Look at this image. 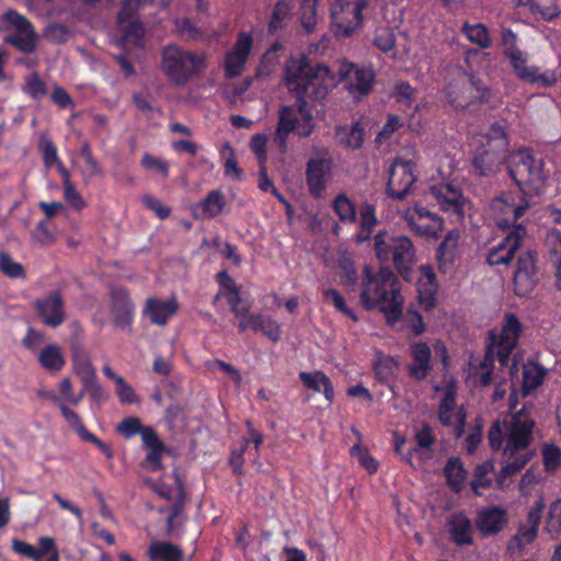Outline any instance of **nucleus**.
I'll use <instances>...</instances> for the list:
<instances>
[{"mask_svg":"<svg viewBox=\"0 0 561 561\" xmlns=\"http://www.w3.org/2000/svg\"><path fill=\"white\" fill-rule=\"evenodd\" d=\"M60 411L68 425L77 432L80 438H82L89 432L83 425V422L78 413L66 407L64 403H60Z\"/></svg>","mask_w":561,"mask_h":561,"instance_id":"nucleus-54","label":"nucleus"},{"mask_svg":"<svg viewBox=\"0 0 561 561\" xmlns=\"http://www.w3.org/2000/svg\"><path fill=\"white\" fill-rule=\"evenodd\" d=\"M299 379L304 383L305 387L314 391V392H323L324 398L329 403H331L334 399V390L333 385L330 378L322 373L321 370H316L312 373L301 371L299 374Z\"/></svg>","mask_w":561,"mask_h":561,"instance_id":"nucleus-32","label":"nucleus"},{"mask_svg":"<svg viewBox=\"0 0 561 561\" xmlns=\"http://www.w3.org/2000/svg\"><path fill=\"white\" fill-rule=\"evenodd\" d=\"M415 447L409 449L407 455H402V460L411 467H420L432 456V446L435 443L432 428L427 424H423L414 434Z\"/></svg>","mask_w":561,"mask_h":561,"instance_id":"nucleus-24","label":"nucleus"},{"mask_svg":"<svg viewBox=\"0 0 561 561\" xmlns=\"http://www.w3.org/2000/svg\"><path fill=\"white\" fill-rule=\"evenodd\" d=\"M520 322L513 313H508L504 318V323L501 330H491L489 333L490 343L486 351L489 355L497 357L502 365H505L510 358L511 353L516 347L520 335Z\"/></svg>","mask_w":561,"mask_h":561,"instance_id":"nucleus-10","label":"nucleus"},{"mask_svg":"<svg viewBox=\"0 0 561 561\" xmlns=\"http://www.w3.org/2000/svg\"><path fill=\"white\" fill-rule=\"evenodd\" d=\"M415 178L413 174L412 164L409 161H396L391 165L388 180V193L390 196L397 199L404 198Z\"/></svg>","mask_w":561,"mask_h":561,"instance_id":"nucleus-21","label":"nucleus"},{"mask_svg":"<svg viewBox=\"0 0 561 561\" xmlns=\"http://www.w3.org/2000/svg\"><path fill=\"white\" fill-rule=\"evenodd\" d=\"M494 470V466L490 461H485L479 466H477L473 474V479L471 481L472 491L480 495L481 489L489 488L492 482L491 473Z\"/></svg>","mask_w":561,"mask_h":561,"instance_id":"nucleus-45","label":"nucleus"},{"mask_svg":"<svg viewBox=\"0 0 561 561\" xmlns=\"http://www.w3.org/2000/svg\"><path fill=\"white\" fill-rule=\"evenodd\" d=\"M430 193L442 210L459 216L463 214L466 199L456 184L449 182L436 183L430 187Z\"/></svg>","mask_w":561,"mask_h":561,"instance_id":"nucleus-20","label":"nucleus"},{"mask_svg":"<svg viewBox=\"0 0 561 561\" xmlns=\"http://www.w3.org/2000/svg\"><path fill=\"white\" fill-rule=\"evenodd\" d=\"M42 322L50 328H58L66 319L64 300L58 291H53L34 302Z\"/></svg>","mask_w":561,"mask_h":561,"instance_id":"nucleus-22","label":"nucleus"},{"mask_svg":"<svg viewBox=\"0 0 561 561\" xmlns=\"http://www.w3.org/2000/svg\"><path fill=\"white\" fill-rule=\"evenodd\" d=\"M517 77L529 83H537L541 87L549 88L557 83L558 76L556 71L539 72L535 66H527V54L523 50L513 51L506 56Z\"/></svg>","mask_w":561,"mask_h":561,"instance_id":"nucleus-16","label":"nucleus"},{"mask_svg":"<svg viewBox=\"0 0 561 561\" xmlns=\"http://www.w3.org/2000/svg\"><path fill=\"white\" fill-rule=\"evenodd\" d=\"M512 159L513 167L510 169V174L516 184L519 187L527 185L539 192L549 174L545 170L542 158L528 149H523L513 153Z\"/></svg>","mask_w":561,"mask_h":561,"instance_id":"nucleus-7","label":"nucleus"},{"mask_svg":"<svg viewBox=\"0 0 561 561\" xmlns=\"http://www.w3.org/2000/svg\"><path fill=\"white\" fill-rule=\"evenodd\" d=\"M339 82L347 81V89L355 99L368 94L374 83V72L367 68H356L354 64L341 62L336 75Z\"/></svg>","mask_w":561,"mask_h":561,"instance_id":"nucleus-17","label":"nucleus"},{"mask_svg":"<svg viewBox=\"0 0 561 561\" xmlns=\"http://www.w3.org/2000/svg\"><path fill=\"white\" fill-rule=\"evenodd\" d=\"M324 299L327 301H330L333 304V306L344 313L345 316L350 317L352 320L357 321L356 314L346 307L344 298L341 296V294L335 289H327L323 291Z\"/></svg>","mask_w":561,"mask_h":561,"instance_id":"nucleus-57","label":"nucleus"},{"mask_svg":"<svg viewBox=\"0 0 561 561\" xmlns=\"http://www.w3.org/2000/svg\"><path fill=\"white\" fill-rule=\"evenodd\" d=\"M537 531L538 529L534 526H522L518 533L508 542V550L513 553L520 551L526 545L536 538Z\"/></svg>","mask_w":561,"mask_h":561,"instance_id":"nucleus-46","label":"nucleus"},{"mask_svg":"<svg viewBox=\"0 0 561 561\" xmlns=\"http://www.w3.org/2000/svg\"><path fill=\"white\" fill-rule=\"evenodd\" d=\"M517 401L514 393L510 396L511 413L503 420H496L489 430V443L492 449L503 447V454L507 458L496 477V483L501 489L511 484V479L519 472L528 462L529 456L524 453L530 444L535 420L533 404H524L516 412Z\"/></svg>","mask_w":561,"mask_h":561,"instance_id":"nucleus-1","label":"nucleus"},{"mask_svg":"<svg viewBox=\"0 0 561 561\" xmlns=\"http://www.w3.org/2000/svg\"><path fill=\"white\" fill-rule=\"evenodd\" d=\"M367 0H337L331 9L332 30L336 36H350L362 26V11Z\"/></svg>","mask_w":561,"mask_h":561,"instance_id":"nucleus-11","label":"nucleus"},{"mask_svg":"<svg viewBox=\"0 0 561 561\" xmlns=\"http://www.w3.org/2000/svg\"><path fill=\"white\" fill-rule=\"evenodd\" d=\"M134 309V304L125 290H116L112 294V314L115 325L121 330L130 331Z\"/></svg>","mask_w":561,"mask_h":561,"instance_id":"nucleus-27","label":"nucleus"},{"mask_svg":"<svg viewBox=\"0 0 561 561\" xmlns=\"http://www.w3.org/2000/svg\"><path fill=\"white\" fill-rule=\"evenodd\" d=\"M178 308L174 299L161 300L152 297L147 299L144 313L152 324L164 325L176 313Z\"/></svg>","mask_w":561,"mask_h":561,"instance_id":"nucleus-28","label":"nucleus"},{"mask_svg":"<svg viewBox=\"0 0 561 561\" xmlns=\"http://www.w3.org/2000/svg\"><path fill=\"white\" fill-rule=\"evenodd\" d=\"M462 32L471 43L478 45L481 48H489L492 45L489 30L482 23H465L462 25Z\"/></svg>","mask_w":561,"mask_h":561,"instance_id":"nucleus-43","label":"nucleus"},{"mask_svg":"<svg viewBox=\"0 0 561 561\" xmlns=\"http://www.w3.org/2000/svg\"><path fill=\"white\" fill-rule=\"evenodd\" d=\"M448 533L458 546L471 545L473 528L471 520L463 513H457L448 519Z\"/></svg>","mask_w":561,"mask_h":561,"instance_id":"nucleus-30","label":"nucleus"},{"mask_svg":"<svg viewBox=\"0 0 561 561\" xmlns=\"http://www.w3.org/2000/svg\"><path fill=\"white\" fill-rule=\"evenodd\" d=\"M149 556L152 561H182V550L170 542L156 541L150 545Z\"/></svg>","mask_w":561,"mask_h":561,"instance_id":"nucleus-37","label":"nucleus"},{"mask_svg":"<svg viewBox=\"0 0 561 561\" xmlns=\"http://www.w3.org/2000/svg\"><path fill=\"white\" fill-rule=\"evenodd\" d=\"M359 299L367 310L379 309L390 324L402 317L404 298L396 274L388 266L377 271L364 267Z\"/></svg>","mask_w":561,"mask_h":561,"instance_id":"nucleus-2","label":"nucleus"},{"mask_svg":"<svg viewBox=\"0 0 561 561\" xmlns=\"http://www.w3.org/2000/svg\"><path fill=\"white\" fill-rule=\"evenodd\" d=\"M0 271L11 278L24 277V268L22 264L14 261L7 252H0Z\"/></svg>","mask_w":561,"mask_h":561,"instance_id":"nucleus-51","label":"nucleus"},{"mask_svg":"<svg viewBox=\"0 0 561 561\" xmlns=\"http://www.w3.org/2000/svg\"><path fill=\"white\" fill-rule=\"evenodd\" d=\"M83 161L84 164L81 167L80 172L85 184L90 183L93 178L103 175L102 168L94 158H89Z\"/></svg>","mask_w":561,"mask_h":561,"instance_id":"nucleus-64","label":"nucleus"},{"mask_svg":"<svg viewBox=\"0 0 561 561\" xmlns=\"http://www.w3.org/2000/svg\"><path fill=\"white\" fill-rule=\"evenodd\" d=\"M283 80L297 100H321L339 83L333 69L321 64L312 66L304 55L286 61Z\"/></svg>","mask_w":561,"mask_h":561,"instance_id":"nucleus-3","label":"nucleus"},{"mask_svg":"<svg viewBox=\"0 0 561 561\" xmlns=\"http://www.w3.org/2000/svg\"><path fill=\"white\" fill-rule=\"evenodd\" d=\"M352 455L355 456L359 463L369 472L374 473L378 469L377 461L369 455L368 450L360 445H355L351 450Z\"/></svg>","mask_w":561,"mask_h":561,"instance_id":"nucleus-59","label":"nucleus"},{"mask_svg":"<svg viewBox=\"0 0 561 561\" xmlns=\"http://www.w3.org/2000/svg\"><path fill=\"white\" fill-rule=\"evenodd\" d=\"M546 370L537 363L528 362L523 366L522 392L526 397L537 389L545 379Z\"/></svg>","mask_w":561,"mask_h":561,"instance_id":"nucleus-36","label":"nucleus"},{"mask_svg":"<svg viewBox=\"0 0 561 561\" xmlns=\"http://www.w3.org/2000/svg\"><path fill=\"white\" fill-rule=\"evenodd\" d=\"M38 543L39 549H36V551L39 561H60L59 551L54 538L41 537Z\"/></svg>","mask_w":561,"mask_h":561,"instance_id":"nucleus-50","label":"nucleus"},{"mask_svg":"<svg viewBox=\"0 0 561 561\" xmlns=\"http://www.w3.org/2000/svg\"><path fill=\"white\" fill-rule=\"evenodd\" d=\"M507 523V514L504 508L492 506L482 508L477 513L476 526L484 536L500 533Z\"/></svg>","mask_w":561,"mask_h":561,"instance_id":"nucleus-26","label":"nucleus"},{"mask_svg":"<svg viewBox=\"0 0 561 561\" xmlns=\"http://www.w3.org/2000/svg\"><path fill=\"white\" fill-rule=\"evenodd\" d=\"M37 359L41 366L50 373L60 371L66 364L61 348L56 344L45 346L38 353Z\"/></svg>","mask_w":561,"mask_h":561,"instance_id":"nucleus-35","label":"nucleus"},{"mask_svg":"<svg viewBox=\"0 0 561 561\" xmlns=\"http://www.w3.org/2000/svg\"><path fill=\"white\" fill-rule=\"evenodd\" d=\"M374 45L381 51H389L394 47L393 32L388 27H380L376 31Z\"/></svg>","mask_w":561,"mask_h":561,"instance_id":"nucleus-56","label":"nucleus"},{"mask_svg":"<svg viewBox=\"0 0 561 561\" xmlns=\"http://www.w3.org/2000/svg\"><path fill=\"white\" fill-rule=\"evenodd\" d=\"M331 173L332 163L329 159H311L307 162L306 181L309 193L313 197H322Z\"/></svg>","mask_w":561,"mask_h":561,"instance_id":"nucleus-23","label":"nucleus"},{"mask_svg":"<svg viewBox=\"0 0 561 561\" xmlns=\"http://www.w3.org/2000/svg\"><path fill=\"white\" fill-rule=\"evenodd\" d=\"M471 146L476 149L473 168L480 175H489L505 160L508 140L502 126L494 124L489 133L474 135Z\"/></svg>","mask_w":561,"mask_h":561,"instance_id":"nucleus-6","label":"nucleus"},{"mask_svg":"<svg viewBox=\"0 0 561 561\" xmlns=\"http://www.w3.org/2000/svg\"><path fill=\"white\" fill-rule=\"evenodd\" d=\"M485 93L486 89L481 81L476 80L468 73H462L459 83L450 87L448 95L456 108L465 110L471 103L482 101Z\"/></svg>","mask_w":561,"mask_h":561,"instance_id":"nucleus-14","label":"nucleus"},{"mask_svg":"<svg viewBox=\"0 0 561 561\" xmlns=\"http://www.w3.org/2000/svg\"><path fill=\"white\" fill-rule=\"evenodd\" d=\"M437 288L438 286H434V288L428 285L420 286V283H417L419 304L424 310L434 307Z\"/></svg>","mask_w":561,"mask_h":561,"instance_id":"nucleus-62","label":"nucleus"},{"mask_svg":"<svg viewBox=\"0 0 561 561\" xmlns=\"http://www.w3.org/2000/svg\"><path fill=\"white\" fill-rule=\"evenodd\" d=\"M444 472L447 479L448 485L455 491L460 492L465 485L467 472L463 468L462 462L459 458L454 457L448 459Z\"/></svg>","mask_w":561,"mask_h":561,"instance_id":"nucleus-38","label":"nucleus"},{"mask_svg":"<svg viewBox=\"0 0 561 561\" xmlns=\"http://www.w3.org/2000/svg\"><path fill=\"white\" fill-rule=\"evenodd\" d=\"M332 207L336 216L342 222L353 224L356 220V208L354 203L345 195L339 194L333 203Z\"/></svg>","mask_w":561,"mask_h":561,"instance_id":"nucleus-44","label":"nucleus"},{"mask_svg":"<svg viewBox=\"0 0 561 561\" xmlns=\"http://www.w3.org/2000/svg\"><path fill=\"white\" fill-rule=\"evenodd\" d=\"M297 101L298 111L305 119L302 124L298 125V117L294 107L284 105L280 106L278 111V122L274 135V141L282 152H285L287 149V138L290 133L296 131L300 137H308L313 130V125L311 124L312 115L306 108L307 101Z\"/></svg>","mask_w":561,"mask_h":561,"instance_id":"nucleus-8","label":"nucleus"},{"mask_svg":"<svg viewBox=\"0 0 561 561\" xmlns=\"http://www.w3.org/2000/svg\"><path fill=\"white\" fill-rule=\"evenodd\" d=\"M526 233L524 226H516L497 245L489 251L488 263L490 265L508 264L515 252L520 248Z\"/></svg>","mask_w":561,"mask_h":561,"instance_id":"nucleus-19","label":"nucleus"},{"mask_svg":"<svg viewBox=\"0 0 561 561\" xmlns=\"http://www.w3.org/2000/svg\"><path fill=\"white\" fill-rule=\"evenodd\" d=\"M545 244L548 260L554 271L556 288L561 291V232L557 229L549 230L546 236Z\"/></svg>","mask_w":561,"mask_h":561,"instance_id":"nucleus-31","label":"nucleus"},{"mask_svg":"<svg viewBox=\"0 0 561 561\" xmlns=\"http://www.w3.org/2000/svg\"><path fill=\"white\" fill-rule=\"evenodd\" d=\"M267 136L264 134H254L250 140V148L256 154L259 160V164H266L267 154H266V144Z\"/></svg>","mask_w":561,"mask_h":561,"instance_id":"nucleus-58","label":"nucleus"},{"mask_svg":"<svg viewBox=\"0 0 561 561\" xmlns=\"http://www.w3.org/2000/svg\"><path fill=\"white\" fill-rule=\"evenodd\" d=\"M226 206V197L221 191L215 190L195 206V216L214 218L219 216Z\"/></svg>","mask_w":561,"mask_h":561,"instance_id":"nucleus-33","label":"nucleus"},{"mask_svg":"<svg viewBox=\"0 0 561 561\" xmlns=\"http://www.w3.org/2000/svg\"><path fill=\"white\" fill-rule=\"evenodd\" d=\"M494 355L486 354L483 358L471 357L469 360L468 376L469 381L474 386H488L493 373Z\"/></svg>","mask_w":561,"mask_h":561,"instance_id":"nucleus-29","label":"nucleus"},{"mask_svg":"<svg viewBox=\"0 0 561 561\" xmlns=\"http://www.w3.org/2000/svg\"><path fill=\"white\" fill-rule=\"evenodd\" d=\"M438 417L443 425L451 427L454 435L458 438L465 431L466 414L461 408L456 405V391L449 386L438 407Z\"/></svg>","mask_w":561,"mask_h":561,"instance_id":"nucleus-18","label":"nucleus"},{"mask_svg":"<svg viewBox=\"0 0 561 561\" xmlns=\"http://www.w3.org/2000/svg\"><path fill=\"white\" fill-rule=\"evenodd\" d=\"M360 227L374 229L378 220L376 217V208L374 205L365 203L359 208Z\"/></svg>","mask_w":561,"mask_h":561,"instance_id":"nucleus-63","label":"nucleus"},{"mask_svg":"<svg viewBox=\"0 0 561 561\" xmlns=\"http://www.w3.org/2000/svg\"><path fill=\"white\" fill-rule=\"evenodd\" d=\"M72 362L73 370L79 376L82 385L96 379V369L87 353L76 352Z\"/></svg>","mask_w":561,"mask_h":561,"instance_id":"nucleus-41","label":"nucleus"},{"mask_svg":"<svg viewBox=\"0 0 561 561\" xmlns=\"http://www.w3.org/2000/svg\"><path fill=\"white\" fill-rule=\"evenodd\" d=\"M252 48V37L248 33H241L231 51L226 56L225 73L228 78L240 76Z\"/></svg>","mask_w":561,"mask_h":561,"instance_id":"nucleus-25","label":"nucleus"},{"mask_svg":"<svg viewBox=\"0 0 561 561\" xmlns=\"http://www.w3.org/2000/svg\"><path fill=\"white\" fill-rule=\"evenodd\" d=\"M141 165L147 170L159 172L163 178L169 175V163L149 153L142 156Z\"/></svg>","mask_w":561,"mask_h":561,"instance_id":"nucleus-60","label":"nucleus"},{"mask_svg":"<svg viewBox=\"0 0 561 561\" xmlns=\"http://www.w3.org/2000/svg\"><path fill=\"white\" fill-rule=\"evenodd\" d=\"M402 218L414 233L426 239H437L444 229L442 218L421 206L407 208Z\"/></svg>","mask_w":561,"mask_h":561,"instance_id":"nucleus-12","label":"nucleus"},{"mask_svg":"<svg viewBox=\"0 0 561 561\" xmlns=\"http://www.w3.org/2000/svg\"><path fill=\"white\" fill-rule=\"evenodd\" d=\"M528 208L529 203L523 195L507 192L492 199L490 215L497 227L514 230L516 226H523L518 220Z\"/></svg>","mask_w":561,"mask_h":561,"instance_id":"nucleus-9","label":"nucleus"},{"mask_svg":"<svg viewBox=\"0 0 561 561\" xmlns=\"http://www.w3.org/2000/svg\"><path fill=\"white\" fill-rule=\"evenodd\" d=\"M22 91L33 100H41L47 94L46 85L36 72H33L25 78Z\"/></svg>","mask_w":561,"mask_h":561,"instance_id":"nucleus-48","label":"nucleus"},{"mask_svg":"<svg viewBox=\"0 0 561 561\" xmlns=\"http://www.w3.org/2000/svg\"><path fill=\"white\" fill-rule=\"evenodd\" d=\"M320 0H302L300 7V22L307 32H312L317 24V4Z\"/></svg>","mask_w":561,"mask_h":561,"instance_id":"nucleus-47","label":"nucleus"},{"mask_svg":"<svg viewBox=\"0 0 561 561\" xmlns=\"http://www.w3.org/2000/svg\"><path fill=\"white\" fill-rule=\"evenodd\" d=\"M7 42L14 45L23 53H33L36 48V34L35 31L12 35L7 38Z\"/></svg>","mask_w":561,"mask_h":561,"instance_id":"nucleus-52","label":"nucleus"},{"mask_svg":"<svg viewBox=\"0 0 561 561\" xmlns=\"http://www.w3.org/2000/svg\"><path fill=\"white\" fill-rule=\"evenodd\" d=\"M374 250L378 261H391L401 276L410 279L412 267L416 263V249L409 237L379 231L374 237Z\"/></svg>","mask_w":561,"mask_h":561,"instance_id":"nucleus-5","label":"nucleus"},{"mask_svg":"<svg viewBox=\"0 0 561 561\" xmlns=\"http://www.w3.org/2000/svg\"><path fill=\"white\" fill-rule=\"evenodd\" d=\"M397 369L398 363L391 356L377 354L375 370L380 379L385 381L389 380L396 374Z\"/></svg>","mask_w":561,"mask_h":561,"instance_id":"nucleus-49","label":"nucleus"},{"mask_svg":"<svg viewBox=\"0 0 561 561\" xmlns=\"http://www.w3.org/2000/svg\"><path fill=\"white\" fill-rule=\"evenodd\" d=\"M293 0H278L272 12L268 28L270 32L275 33L283 28L291 18Z\"/></svg>","mask_w":561,"mask_h":561,"instance_id":"nucleus-40","label":"nucleus"},{"mask_svg":"<svg viewBox=\"0 0 561 561\" xmlns=\"http://www.w3.org/2000/svg\"><path fill=\"white\" fill-rule=\"evenodd\" d=\"M10 27H13L18 34L34 31L31 22L13 10H9L0 16V31H8Z\"/></svg>","mask_w":561,"mask_h":561,"instance_id":"nucleus-42","label":"nucleus"},{"mask_svg":"<svg viewBox=\"0 0 561 561\" xmlns=\"http://www.w3.org/2000/svg\"><path fill=\"white\" fill-rule=\"evenodd\" d=\"M547 530L557 536L561 531V499L554 501L550 505L549 515L547 518Z\"/></svg>","mask_w":561,"mask_h":561,"instance_id":"nucleus-53","label":"nucleus"},{"mask_svg":"<svg viewBox=\"0 0 561 561\" xmlns=\"http://www.w3.org/2000/svg\"><path fill=\"white\" fill-rule=\"evenodd\" d=\"M207 67L208 56L204 51L188 50L174 44L167 45L161 51V71L178 87L202 76Z\"/></svg>","mask_w":561,"mask_h":561,"instance_id":"nucleus-4","label":"nucleus"},{"mask_svg":"<svg viewBox=\"0 0 561 561\" xmlns=\"http://www.w3.org/2000/svg\"><path fill=\"white\" fill-rule=\"evenodd\" d=\"M512 2L515 7H528L534 14H539L546 21H552L561 14L556 0H548L545 5H540L537 0H512Z\"/></svg>","mask_w":561,"mask_h":561,"instance_id":"nucleus-39","label":"nucleus"},{"mask_svg":"<svg viewBox=\"0 0 561 561\" xmlns=\"http://www.w3.org/2000/svg\"><path fill=\"white\" fill-rule=\"evenodd\" d=\"M542 460L547 471H557L561 467V450L556 446H545Z\"/></svg>","mask_w":561,"mask_h":561,"instance_id":"nucleus-55","label":"nucleus"},{"mask_svg":"<svg viewBox=\"0 0 561 561\" xmlns=\"http://www.w3.org/2000/svg\"><path fill=\"white\" fill-rule=\"evenodd\" d=\"M432 350L445 367L448 365L447 348L443 342L435 341L432 347L423 342L413 343L410 346V353L414 362L409 365V373L415 379L422 380L427 376L431 369Z\"/></svg>","mask_w":561,"mask_h":561,"instance_id":"nucleus-13","label":"nucleus"},{"mask_svg":"<svg viewBox=\"0 0 561 561\" xmlns=\"http://www.w3.org/2000/svg\"><path fill=\"white\" fill-rule=\"evenodd\" d=\"M513 280L514 291L518 296L534 290L539 280L536 253L528 251L518 257Z\"/></svg>","mask_w":561,"mask_h":561,"instance_id":"nucleus-15","label":"nucleus"},{"mask_svg":"<svg viewBox=\"0 0 561 561\" xmlns=\"http://www.w3.org/2000/svg\"><path fill=\"white\" fill-rule=\"evenodd\" d=\"M142 430L144 427L138 417H127L117 425V432L126 438H130L138 433L140 434Z\"/></svg>","mask_w":561,"mask_h":561,"instance_id":"nucleus-61","label":"nucleus"},{"mask_svg":"<svg viewBox=\"0 0 561 561\" xmlns=\"http://www.w3.org/2000/svg\"><path fill=\"white\" fill-rule=\"evenodd\" d=\"M335 136L341 146L346 149H358L362 147L365 137V129L359 122L350 126H337Z\"/></svg>","mask_w":561,"mask_h":561,"instance_id":"nucleus-34","label":"nucleus"}]
</instances>
